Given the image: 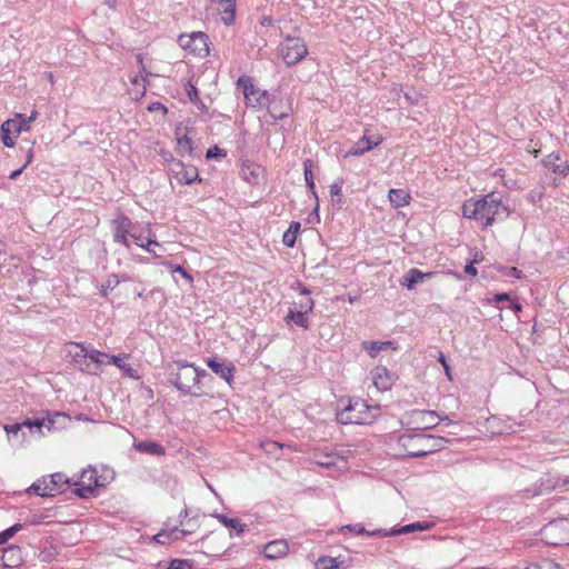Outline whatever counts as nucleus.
<instances>
[{
  "label": "nucleus",
  "instance_id": "nucleus-1",
  "mask_svg": "<svg viewBox=\"0 0 569 569\" xmlns=\"http://www.w3.org/2000/svg\"><path fill=\"white\" fill-rule=\"evenodd\" d=\"M462 216L475 219L486 228L509 217V209L502 203L499 192H489L480 199H469L462 206Z\"/></svg>",
  "mask_w": 569,
  "mask_h": 569
},
{
  "label": "nucleus",
  "instance_id": "nucleus-2",
  "mask_svg": "<svg viewBox=\"0 0 569 569\" xmlns=\"http://www.w3.org/2000/svg\"><path fill=\"white\" fill-rule=\"evenodd\" d=\"M76 350L73 351V367H77L82 372L90 375L98 373L100 365L108 359V363H111L120 368L127 377L138 379L137 371L124 361L127 356H108L104 352L97 350L88 351L83 345L73 342Z\"/></svg>",
  "mask_w": 569,
  "mask_h": 569
},
{
  "label": "nucleus",
  "instance_id": "nucleus-3",
  "mask_svg": "<svg viewBox=\"0 0 569 569\" xmlns=\"http://www.w3.org/2000/svg\"><path fill=\"white\" fill-rule=\"evenodd\" d=\"M443 437L427 433H407L399 437V445L408 457H425L442 450L448 443Z\"/></svg>",
  "mask_w": 569,
  "mask_h": 569
},
{
  "label": "nucleus",
  "instance_id": "nucleus-4",
  "mask_svg": "<svg viewBox=\"0 0 569 569\" xmlns=\"http://www.w3.org/2000/svg\"><path fill=\"white\" fill-rule=\"evenodd\" d=\"M206 376V370L198 369L187 361H174L169 366L170 382L184 395L190 393L199 397L201 393L192 392V388H194L199 383L200 379Z\"/></svg>",
  "mask_w": 569,
  "mask_h": 569
},
{
  "label": "nucleus",
  "instance_id": "nucleus-5",
  "mask_svg": "<svg viewBox=\"0 0 569 569\" xmlns=\"http://www.w3.org/2000/svg\"><path fill=\"white\" fill-rule=\"evenodd\" d=\"M379 407L369 406L363 399L351 398L348 405L337 412V420L342 425H370L379 416Z\"/></svg>",
  "mask_w": 569,
  "mask_h": 569
},
{
  "label": "nucleus",
  "instance_id": "nucleus-6",
  "mask_svg": "<svg viewBox=\"0 0 569 569\" xmlns=\"http://www.w3.org/2000/svg\"><path fill=\"white\" fill-rule=\"evenodd\" d=\"M113 473L112 469H104L103 473L99 476L94 468L83 469L79 480L73 481V495L82 499L94 497L97 488L103 487L112 480Z\"/></svg>",
  "mask_w": 569,
  "mask_h": 569
},
{
  "label": "nucleus",
  "instance_id": "nucleus-7",
  "mask_svg": "<svg viewBox=\"0 0 569 569\" xmlns=\"http://www.w3.org/2000/svg\"><path fill=\"white\" fill-rule=\"evenodd\" d=\"M68 419L69 416L64 412H54L53 416H48L47 418H34V419H26L21 423H13L10 426H6L4 430L7 431L8 436H18V433L21 431L23 427L28 428L29 430H32L33 428L41 431L42 427H46L48 430H57L61 428V425H58V419Z\"/></svg>",
  "mask_w": 569,
  "mask_h": 569
},
{
  "label": "nucleus",
  "instance_id": "nucleus-8",
  "mask_svg": "<svg viewBox=\"0 0 569 569\" xmlns=\"http://www.w3.org/2000/svg\"><path fill=\"white\" fill-rule=\"evenodd\" d=\"M278 49L288 67L300 62L308 54L307 46L301 38H284Z\"/></svg>",
  "mask_w": 569,
  "mask_h": 569
},
{
  "label": "nucleus",
  "instance_id": "nucleus-9",
  "mask_svg": "<svg viewBox=\"0 0 569 569\" xmlns=\"http://www.w3.org/2000/svg\"><path fill=\"white\" fill-rule=\"evenodd\" d=\"M281 104V99H277L274 94H270L268 91H263L259 93V98H257L254 102H251V108H267L270 117L277 121L287 118L290 111V108L283 109Z\"/></svg>",
  "mask_w": 569,
  "mask_h": 569
},
{
  "label": "nucleus",
  "instance_id": "nucleus-10",
  "mask_svg": "<svg viewBox=\"0 0 569 569\" xmlns=\"http://www.w3.org/2000/svg\"><path fill=\"white\" fill-rule=\"evenodd\" d=\"M24 130H28V121L18 113L14 119H9L1 124L0 138L6 147L12 148L20 132Z\"/></svg>",
  "mask_w": 569,
  "mask_h": 569
},
{
  "label": "nucleus",
  "instance_id": "nucleus-11",
  "mask_svg": "<svg viewBox=\"0 0 569 569\" xmlns=\"http://www.w3.org/2000/svg\"><path fill=\"white\" fill-rule=\"evenodd\" d=\"M407 423L416 430L431 429L439 423V416L432 410H412L407 415Z\"/></svg>",
  "mask_w": 569,
  "mask_h": 569
},
{
  "label": "nucleus",
  "instance_id": "nucleus-12",
  "mask_svg": "<svg viewBox=\"0 0 569 569\" xmlns=\"http://www.w3.org/2000/svg\"><path fill=\"white\" fill-rule=\"evenodd\" d=\"M111 226L113 230V241L129 248V237L133 228L132 221L128 217L119 214L111 221Z\"/></svg>",
  "mask_w": 569,
  "mask_h": 569
},
{
  "label": "nucleus",
  "instance_id": "nucleus-13",
  "mask_svg": "<svg viewBox=\"0 0 569 569\" xmlns=\"http://www.w3.org/2000/svg\"><path fill=\"white\" fill-rule=\"evenodd\" d=\"M203 553L210 557H220L224 552L226 537L222 533L211 531L200 540Z\"/></svg>",
  "mask_w": 569,
  "mask_h": 569
},
{
  "label": "nucleus",
  "instance_id": "nucleus-14",
  "mask_svg": "<svg viewBox=\"0 0 569 569\" xmlns=\"http://www.w3.org/2000/svg\"><path fill=\"white\" fill-rule=\"evenodd\" d=\"M208 38H178L180 47L196 57H207L209 54Z\"/></svg>",
  "mask_w": 569,
  "mask_h": 569
},
{
  "label": "nucleus",
  "instance_id": "nucleus-15",
  "mask_svg": "<svg viewBox=\"0 0 569 569\" xmlns=\"http://www.w3.org/2000/svg\"><path fill=\"white\" fill-rule=\"evenodd\" d=\"M433 527V523L432 522H428V521H418V522H413V523H409V525H406L403 527H400L398 529H390V530H387V529H377V530H373L372 535H379L380 537H393V536H399V535H406V533H411V532H415V531H425V530H429Z\"/></svg>",
  "mask_w": 569,
  "mask_h": 569
},
{
  "label": "nucleus",
  "instance_id": "nucleus-16",
  "mask_svg": "<svg viewBox=\"0 0 569 569\" xmlns=\"http://www.w3.org/2000/svg\"><path fill=\"white\" fill-rule=\"evenodd\" d=\"M206 363L212 370V372H214L226 382L230 383L232 381L236 368L230 361L219 358H209Z\"/></svg>",
  "mask_w": 569,
  "mask_h": 569
},
{
  "label": "nucleus",
  "instance_id": "nucleus-17",
  "mask_svg": "<svg viewBox=\"0 0 569 569\" xmlns=\"http://www.w3.org/2000/svg\"><path fill=\"white\" fill-rule=\"evenodd\" d=\"M237 87L239 89H242L246 103L248 107H251V102L256 101L257 98H259V93L263 92L264 90H260L257 88L253 83V80L251 77L248 76H241L237 80Z\"/></svg>",
  "mask_w": 569,
  "mask_h": 569
},
{
  "label": "nucleus",
  "instance_id": "nucleus-18",
  "mask_svg": "<svg viewBox=\"0 0 569 569\" xmlns=\"http://www.w3.org/2000/svg\"><path fill=\"white\" fill-rule=\"evenodd\" d=\"M371 378L375 387L379 391H387L392 387L393 376L385 367H377L371 371Z\"/></svg>",
  "mask_w": 569,
  "mask_h": 569
},
{
  "label": "nucleus",
  "instance_id": "nucleus-19",
  "mask_svg": "<svg viewBox=\"0 0 569 569\" xmlns=\"http://www.w3.org/2000/svg\"><path fill=\"white\" fill-rule=\"evenodd\" d=\"M381 143V138L376 141L371 140L366 133L347 151L345 158L358 157L370 151Z\"/></svg>",
  "mask_w": 569,
  "mask_h": 569
},
{
  "label": "nucleus",
  "instance_id": "nucleus-20",
  "mask_svg": "<svg viewBox=\"0 0 569 569\" xmlns=\"http://www.w3.org/2000/svg\"><path fill=\"white\" fill-rule=\"evenodd\" d=\"M560 157L557 153H549L542 159L543 166L559 177H567L569 174V162H559Z\"/></svg>",
  "mask_w": 569,
  "mask_h": 569
},
{
  "label": "nucleus",
  "instance_id": "nucleus-21",
  "mask_svg": "<svg viewBox=\"0 0 569 569\" xmlns=\"http://www.w3.org/2000/svg\"><path fill=\"white\" fill-rule=\"evenodd\" d=\"M288 551L289 545L284 539L270 541L264 546L263 549L266 558L272 560L283 558L287 556Z\"/></svg>",
  "mask_w": 569,
  "mask_h": 569
},
{
  "label": "nucleus",
  "instance_id": "nucleus-22",
  "mask_svg": "<svg viewBox=\"0 0 569 569\" xmlns=\"http://www.w3.org/2000/svg\"><path fill=\"white\" fill-rule=\"evenodd\" d=\"M69 486L70 479L61 472L53 473L48 479V490L51 497L64 492Z\"/></svg>",
  "mask_w": 569,
  "mask_h": 569
},
{
  "label": "nucleus",
  "instance_id": "nucleus-23",
  "mask_svg": "<svg viewBox=\"0 0 569 569\" xmlns=\"http://www.w3.org/2000/svg\"><path fill=\"white\" fill-rule=\"evenodd\" d=\"M176 177L180 183L191 184L198 179V169L193 166H186L182 162L176 164Z\"/></svg>",
  "mask_w": 569,
  "mask_h": 569
},
{
  "label": "nucleus",
  "instance_id": "nucleus-24",
  "mask_svg": "<svg viewBox=\"0 0 569 569\" xmlns=\"http://www.w3.org/2000/svg\"><path fill=\"white\" fill-rule=\"evenodd\" d=\"M432 277V272H422L419 269L412 268L406 274L402 277L400 283L407 289L411 290L413 287L420 282H422L425 279H429Z\"/></svg>",
  "mask_w": 569,
  "mask_h": 569
},
{
  "label": "nucleus",
  "instance_id": "nucleus-25",
  "mask_svg": "<svg viewBox=\"0 0 569 569\" xmlns=\"http://www.w3.org/2000/svg\"><path fill=\"white\" fill-rule=\"evenodd\" d=\"M133 448L141 453H148L151 456H164L166 449L162 445L154 441H139L133 443Z\"/></svg>",
  "mask_w": 569,
  "mask_h": 569
},
{
  "label": "nucleus",
  "instance_id": "nucleus-26",
  "mask_svg": "<svg viewBox=\"0 0 569 569\" xmlns=\"http://www.w3.org/2000/svg\"><path fill=\"white\" fill-rule=\"evenodd\" d=\"M242 174L250 184H258L262 174V168L254 162L247 161L242 164Z\"/></svg>",
  "mask_w": 569,
  "mask_h": 569
},
{
  "label": "nucleus",
  "instance_id": "nucleus-27",
  "mask_svg": "<svg viewBox=\"0 0 569 569\" xmlns=\"http://www.w3.org/2000/svg\"><path fill=\"white\" fill-rule=\"evenodd\" d=\"M388 198H389L390 203L395 208H400V207L409 204L411 196L409 192L405 191L403 189H390L389 193H388Z\"/></svg>",
  "mask_w": 569,
  "mask_h": 569
},
{
  "label": "nucleus",
  "instance_id": "nucleus-28",
  "mask_svg": "<svg viewBox=\"0 0 569 569\" xmlns=\"http://www.w3.org/2000/svg\"><path fill=\"white\" fill-rule=\"evenodd\" d=\"M213 517L217 518L223 526L234 529L237 536H240L248 529L247 525L240 523L237 519L229 518L226 515L214 513Z\"/></svg>",
  "mask_w": 569,
  "mask_h": 569
},
{
  "label": "nucleus",
  "instance_id": "nucleus-29",
  "mask_svg": "<svg viewBox=\"0 0 569 569\" xmlns=\"http://www.w3.org/2000/svg\"><path fill=\"white\" fill-rule=\"evenodd\" d=\"M392 345L391 341L377 342V341H365L362 342L363 349L369 353L370 357L375 358L381 350H386L390 348Z\"/></svg>",
  "mask_w": 569,
  "mask_h": 569
},
{
  "label": "nucleus",
  "instance_id": "nucleus-30",
  "mask_svg": "<svg viewBox=\"0 0 569 569\" xmlns=\"http://www.w3.org/2000/svg\"><path fill=\"white\" fill-rule=\"evenodd\" d=\"M27 492L29 495H37L40 497H51L50 491L48 490V479L42 478L36 482H33L28 489Z\"/></svg>",
  "mask_w": 569,
  "mask_h": 569
},
{
  "label": "nucleus",
  "instance_id": "nucleus-31",
  "mask_svg": "<svg viewBox=\"0 0 569 569\" xmlns=\"http://www.w3.org/2000/svg\"><path fill=\"white\" fill-rule=\"evenodd\" d=\"M286 320L292 321L295 325H297L298 327H301L303 329H307L309 327V320L306 317V312L300 311V310L295 311V310L290 309L286 317Z\"/></svg>",
  "mask_w": 569,
  "mask_h": 569
},
{
  "label": "nucleus",
  "instance_id": "nucleus-32",
  "mask_svg": "<svg viewBox=\"0 0 569 569\" xmlns=\"http://www.w3.org/2000/svg\"><path fill=\"white\" fill-rule=\"evenodd\" d=\"M312 167L313 162L311 159H307L303 161V171H305V180L307 183L308 189L313 193L315 198L317 199V193L315 191V177L312 173Z\"/></svg>",
  "mask_w": 569,
  "mask_h": 569
},
{
  "label": "nucleus",
  "instance_id": "nucleus-33",
  "mask_svg": "<svg viewBox=\"0 0 569 569\" xmlns=\"http://www.w3.org/2000/svg\"><path fill=\"white\" fill-rule=\"evenodd\" d=\"M343 460H345V458L342 456H340L339 453L331 452V453H327L323 457H321L317 462L321 467L330 468V467L338 466V462L343 461Z\"/></svg>",
  "mask_w": 569,
  "mask_h": 569
},
{
  "label": "nucleus",
  "instance_id": "nucleus-34",
  "mask_svg": "<svg viewBox=\"0 0 569 569\" xmlns=\"http://www.w3.org/2000/svg\"><path fill=\"white\" fill-rule=\"evenodd\" d=\"M340 565L341 561L332 557H320L316 562L317 569H338Z\"/></svg>",
  "mask_w": 569,
  "mask_h": 569
},
{
  "label": "nucleus",
  "instance_id": "nucleus-35",
  "mask_svg": "<svg viewBox=\"0 0 569 569\" xmlns=\"http://www.w3.org/2000/svg\"><path fill=\"white\" fill-rule=\"evenodd\" d=\"M119 284V279L116 274H110L106 281L100 286V293L107 297Z\"/></svg>",
  "mask_w": 569,
  "mask_h": 569
},
{
  "label": "nucleus",
  "instance_id": "nucleus-36",
  "mask_svg": "<svg viewBox=\"0 0 569 569\" xmlns=\"http://www.w3.org/2000/svg\"><path fill=\"white\" fill-rule=\"evenodd\" d=\"M343 179L338 178L330 186V196L333 202H341Z\"/></svg>",
  "mask_w": 569,
  "mask_h": 569
},
{
  "label": "nucleus",
  "instance_id": "nucleus-37",
  "mask_svg": "<svg viewBox=\"0 0 569 569\" xmlns=\"http://www.w3.org/2000/svg\"><path fill=\"white\" fill-rule=\"evenodd\" d=\"M22 529L21 523H16L6 530L0 532V545L6 543L9 539H11L18 531Z\"/></svg>",
  "mask_w": 569,
  "mask_h": 569
},
{
  "label": "nucleus",
  "instance_id": "nucleus-38",
  "mask_svg": "<svg viewBox=\"0 0 569 569\" xmlns=\"http://www.w3.org/2000/svg\"><path fill=\"white\" fill-rule=\"evenodd\" d=\"M130 237L134 240L137 246H139L141 248H144L149 252H152V253L156 254V251L153 249H151V246L159 247V243L157 241L148 239L147 243H144L142 237L141 236H137L134 232H132Z\"/></svg>",
  "mask_w": 569,
  "mask_h": 569
},
{
  "label": "nucleus",
  "instance_id": "nucleus-39",
  "mask_svg": "<svg viewBox=\"0 0 569 569\" xmlns=\"http://www.w3.org/2000/svg\"><path fill=\"white\" fill-rule=\"evenodd\" d=\"M187 94L192 103L199 106L201 109H206V106L200 101L198 89L194 86L189 84Z\"/></svg>",
  "mask_w": 569,
  "mask_h": 569
},
{
  "label": "nucleus",
  "instance_id": "nucleus-40",
  "mask_svg": "<svg viewBox=\"0 0 569 569\" xmlns=\"http://www.w3.org/2000/svg\"><path fill=\"white\" fill-rule=\"evenodd\" d=\"M178 146L181 151L191 152L192 151V141L188 136H182L178 138Z\"/></svg>",
  "mask_w": 569,
  "mask_h": 569
},
{
  "label": "nucleus",
  "instance_id": "nucleus-41",
  "mask_svg": "<svg viewBox=\"0 0 569 569\" xmlns=\"http://www.w3.org/2000/svg\"><path fill=\"white\" fill-rule=\"evenodd\" d=\"M168 569H191V563L189 560L173 559Z\"/></svg>",
  "mask_w": 569,
  "mask_h": 569
},
{
  "label": "nucleus",
  "instance_id": "nucleus-42",
  "mask_svg": "<svg viewBox=\"0 0 569 569\" xmlns=\"http://www.w3.org/2000/svg\"><path fill=\"white\" fill-rule=\"evenodd\" d=\"M345 529H347L349 531H352L356 535L373 536L372 535L373 531L366 530V528L362 525H360V523L348 525V526L345 527Z\"/></svg>",
  "mask_w": 569,
  "mask_h": 569
},
{
  "label": "nucleus",
  "instance_id": "nucleus-43",
  "mask_svg": "<svg viewBox=\"0 0 569 569\" xmlns=\"http://www.w3.org/2000/svg\"><path fill=\"white\" fill-rule=\"evenodd\" d=\"M227 152L223 149H220L218 146H213L207 150L206 158L213 159L218 157H226Z\"/></svg>",
  "mask_w": 569,
  "mask_h": 569
},
{
  "label": "nucleus",
  "instance_id": "nucleus-44",
  "mask_svg": "<svg viewBox=\"0 0 569 569\" xmlns=\"http://www.w3.org/2000/svg\"><path fill=\"white\" fill-rule=\"evenodd\" d=\"M526 569H560V566L553 561H543L541 563H535Z\"/></svg>",
  "mask_w": 569,
  "mask_h": 569
},
{
  "label": "nucleus",
  "instance_id": "nucleus-45",
  "mask_svg": "<svg viewBox=\"0 0 569 569\" xmlns=\"http://www.w3.org/2000/svg\"><path fill=\"white\" fill-rule=\"evenodd\" d=\"M298 307L300 308V311L308 313L313 310L315 301L311 298L307 297L303 300L299 301Z\"/></svg>",
  "mask_w": 569,
  "mask_h": 569
},
{
  "label": "nucleus",
  "instance_id": "nucleus-46",
  "mask_svg": "<svg viewBox=\"0 0 569 569\" xmlns=\"http://www.w3.org/2000/svg\"><path fill=\"white\" fill-rule=\"evenodd\" d=\"M438 361L442 365V367L445 369V373L448 377V379L451 380L452 379L451 368L447 361L445 353L441 351L438 352Z\"/></svg>",
  "mask_w": 569,
  "mask_h": 569
},
{
  "label": "nucleus",
  "instance_id": "nucleus-47",
  "mask_svg": "<svg viewBox=\"0 0 569 569\" xmlns=\"http://www.w3.org/2000/svg\"><path fill=\"white\" fill-rule=\"evenodd\" d=\"M296 240L297 236L289 230H287L282 236V242L288 248L295 247Z\"/></svg>",
  "mask_w": 569,
  "mask_h": 569
},
{
  "label": "nucleus",
  "instance_id": "nucleus-48",
  "mask_svg": "<svg viewBox=\"0 0 569 569\" xmlns=\"http://www.w3.org/2000/svg\"><path fill=\"white\" fill-rule=\"evenodd\" d=\"M168 267L171 269L172 272L180 273L186 280L189 282H192V277L184 270L181 266H173L172 263H168Z\"/></svg>",
  "mask_w": 569,
  "mask_h": 569
},
{
  "label": "nucleus",
  "instance_id": "nucleus-49",
  "mask_svg": "<svg viewBox=\"0 0 569 569\" xmlns=\"http://www.w3.org/2000/svg\"><path fill=\"white\" fill-rule=\"evenodd\" d=\"M262 449L268 453H274L277 450L281 448L278 442L267 441L261 445Z\"/></svg>",
  "mask_w": 569,
  "mask_h": 569
},
{
  "label": "nucleus",
  "instance_id": "nucleus-50",
  "mask_svg": "<svg viewBox=\"0 0 569 569\" xmlns=\"http://www.w3.org/2000/svg\"><path fill=\"white\" fill-rule=\"evenodd\" d=\"M465 272L469 276H477L478 274V270L477 268L473 266V263H468L466 267H465Z\"/></svg>",
  "mask_w": 569,
  "mask_h": 569
},
{
  "label": "nucleus",
  "instance_id": "nucleus-51",
  "mask_svg": "<svg viewBox=\"0 0 569 569\" xmlns=\"http://www.w3.org/2000/svg\"><path fill=\"white\" fill-rule=\"evenodd\" d=\"M289 231H291L292 233H295L296 236L298 234L299 230H300V222H297V221H292L288 228Z\"/></svg>",
  "mask_w": 569,
  "mask_h": 569
},
{
  "label": "nucleus",
  "instance_id": "nucleus-52",
  "mask_svg": "<svg viewBox=\"0 0 569 569\" xmlns=\"http://www.w3.org/2000/svg\"><path fill=\"white\" fill-rule=\"evenodd\" d=\"M149 110L150 111L162 110L163 112H167V108L163 104H161L160 102L152 103L149 107Z\"/></svg>",
  "mask_w": 569,
  "mask_h": 569
},
{
  "label": "nucleus",
  "instance_id": "nucleus-53",
  "mask_svg": "<svg viewBox=\"0 0 569 569\" xmlns=\"http://www.w3.org/2000/svg\"><path fill=\"white\" fill-rule=\"evenodd\" d=\"M495 301L497 302H501V301H509L510 300V297L508 293H498L495 296Z\"/></svg>",
  "mask_w": 569,
  "mask_h": 569
},
{
  "label": "nucleus",
  "instance_id": "nucleus-54",
  "mask_svg": "<svg viewBox=\"0 0 569 569\" xmlns=\"http://www.w3.org/2000/svg\"><path fill=\"white\" fill-rule=\"evenodd\" d=\"M24 169H26L24 167H21L20 169H17V170L12 171V172L10 173L9 178H10L11 180H16V179H17V178L22 173V171H23Z\"/></svg>",
  "mask_w": 569,
  "mask_h": 569
},
{
  "label": "nucleus",
  "instance_id": "nucleus-55",
  "mask_svg": "<svg viewBox=\"0 0 569 569\" xmlns=\"http://www.w3.org/2000/svg\"><path fill=\"white\" fill-rule=\"evenodd\" d=\"M172 532H173V533H174V532H178L177 528H174ZM192 532H193V530H192L191 528H188V529H181V530H179V533L181 535V537H184V536L191 535Z\"/></svg>",
  "mask_w": 569,
  "mask_h": 569
},
{
  "label": "nucleus",
  "instance_id": "nucleus-56",
  "mask_svg": "<svg viewBox=\"0 0 569 569\" xmlns=\"http://www.w3.org/2000/svg\"><path fill=\"white\" fill-rule=\"evenodd\" d=\"M37 116H38L37 111H32V113L29 118H27L26 116L22 114V119L28 121V129L30 128V122L33 121L37 118Z\"/></svg>",
  "mask_w": 569,
  "mask_h": 569
},
{
  "label": "nucleus",
  "instance_id": "nucleus-57",
  "mask_svg": "<svg viewBox=\"0 0 569 569\" xmlns=\"http://www.w3.org/2000/svg\"><path fill=\"white\" fill-rule=\"evenodd\" d=\"M299 287V292L303 296H309L311 293L310 289L302 286L301 283L298 284Z\"/></svg>",
  "mask_w": 569,
  "mask_h": 569
},
{
  "label": "nucleus",
  "instance_id": "nucleus-58",
  "mask_svg": "<svg viewBox=\"0 0 569 569\" xmlns=\"http://www.w3.org/2000/svg\"><path fill=\"white\" fill-rule=\"evenodd\" d=\"M137 61L141 66L140 73H146V76H149V73H147L146 68L142 64V57L140 54L137 56Z\"/></svg>",
  "mask_w": 569,
  "mask_h": 569
},
{
  "label": "nucleus",
  "instance_id": "nucleus-59",
  "mask_svg": "<svg viewBox=\"0 0 569 569\" xmlns=\"http://www.w3.org/2000/svg\"><path fill=\"white\" fill-rule=\"evenodd\" d=\"M163 537H167V535L164 532H159L154 536V539L160 543H164L166 541L162 539Z\"/></svg>",
  "mask_w": 569,
  "mask_h": 569
},
{
  "label": "nucleus",
  "instance_id": "nucleus-60",
  "mask_svg": "<svg viewBox=\"0 0 569 569\" xmlns=\"http://www.w3.org/2000/svg\"><path fill=\"white\" fill-rule=\"evenodd\" d=\"M31 161H32V149H29L28 154H27V161L23 167L27 168V166H29L31 163Z\"/></svg>",
  "mask_w": 569,
  "mask_h": 569
},
{
  "label": "nucleus",
  "instance_id": "nucleus-61",
  "mask_svg": "<svg viewBox=\"0 0 569 569\" xmlns=\"http://www.w3.org/2000/svg\"><path fill=\"white\" fill-rule=\"evenodd\" d=\"M179 36H196V37H199V36H206V33L203 31H193L191 33H180Z\"/></svg>",
  "mask_w": 569,
  "mask_h": 569
},
{
  "label": "nucleus",
  "instance_id": "nucleus-62",
  "mask_svg": "<svg viewBox=\"0 0 569 569\" xmlns=\"http://www.w3.org/2000/svg\"><path fill=\"white\" fill-rule=\"evenodd\" d=\"M516 312L518 311H521L522 310V307L520 303L518 302H512L511 306H510Z\"/></svg>",
  "mask_w": 569,
  "mask_h": 569
},
{
  "label": "nucleus",
  "instance_id": "nucleus-63",
  "mask_svg": "<svg viewBox=\"0 0 569 569\" xmlns=\"http://www.w3.org/2000/svg\"><path fill=\"white\" fill-rule=\"evenodd\" d=\"M560 481H561V482H558V483L556 485V487H561V486H567V485H569V477H566V478L561 479Z\"/></svg>",
  "mask_w": 569,
  "mask_h": 569
},
{
  "label": "nucleus",
  "instance_id": "nucleus-64",
  "mask_svg": "<svg viewBox=\"0 0 569 569\" xmlns=\"http://www.w3.org/2000/svg\"><path fill=\"white\" fill-rule=\"evenodd\" d=\"M271 22H272V20L269 17H263L262 20H261V24L262 26H266V24L269 26V24H271Z\"/></svg>",
  "mask_w": 569,
  "mask_h": 569
}]
</instances>
